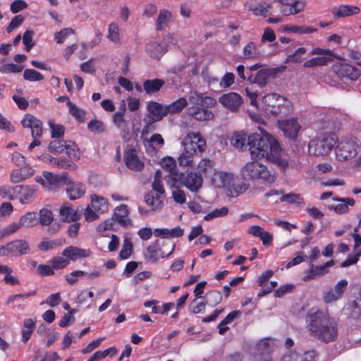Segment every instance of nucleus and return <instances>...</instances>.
<instances>
[{"instance_id":"58836bf2","label":"nucleus","mask_w":361,"mask_h":361,"mask_svg":"<svg viewBox=\"0 0 361 361\" xmlns=\"http://www.w3.org/2000/svg\"><path fill=\"white\" fill-rule=\"evenodd\" d=\"M311 268L305 271V276L302 280L304 281H310L314 279L316 276H322L328 272L324 265L322 266H314L313 263L310 264Z\"/></svg>"},{"instance_id":"412c9836","label":"nucleus","mask_w":361,"mask_h":361,"mask_svg":"<svg viewBox=\"0 0 361 361\" xmlns=\"http://www.w3.org/2000/svg\"><path fill=\"white\" fill-rule=\"evenodd\" d=\"M124 161L126 166L133 171H139L144 167V163L139 159L136 150L133 148L126 149Z\"/></svg>"},{"instance_id":"39448f33","label":"nucleus","mask_w":361,"mask_h":361,"mask_svg":"<svg viewBox=\"0 0 361 361\" xmlns=\"http://www.w3.org/2000/svg\"><path fill=\"white\" fill-rule=\"evenodd\" d=\"M265 109L272 115L286 116L291 111V102L286 97L276 93H271L263 98Z\"/></svg>"},{"instance_id":"bb28decb","label":"nucleus","mask_w":361,"mask_h":361,"mask_svg":"<svg viewBox=\"0 0 361 361\" xmlns=\"http://www.w3.org/2000/svg\"><path fill=\"white\" fill-rule=\"evenodd\" d=\"M13 192L19 195L22 204H27L32 199L36 190L33 186L20 185L13 187Z\"/></svg>"},{"instance_id":"f257e3e1","label":"nucleus","mask_w":361,"mask_h":361,"mask_svg":"<svg viewBox=\"0 0 361 361\" xmlns=\"http://www.w3.org/2000/svg\"><path fill=\"white\" fill-rule=\"evenodd\" d=\"M306 322L310 335L321 342L331 343L338 337V324L326 312L310 310Z\"/></svg>"},{"instance_id":"ea45409f","label":"nucleus","mask_w":361,"mask_h":361,"mask_svg":"<svg viewBox=\"0 0 361 361\" xmlns=\"http://www.w3.org/2000/svg\"><path fill=\"white\" fill-rule=\"evenodd\" d=\"M20 225L22 227L32 228L39 224L37 214L36 212H27L19 219Z\"/></svg>"},{"instance_id":"c756f323","label":"nucleus","mask_w":361,"mask_h":361,"mask_svg":"<svg viewBox=\"0 0 361 361\" xmlns=\"http://www.w3.org/2000/svg\"><path fill=\"white\" fill-rule=\"evenodd\" d=\"M249 233L255 237L259 238L264 246L268 247L272 243L273 235L271 233L264 231L259 226H252L250 227Z\"/></svg>"},{"instance_id":"6ab92c4d","label":"nucleus","mask_w":361,"mask_h":361,"mask_svg":"<svg viewBox=\"0 0 361 361\" xmlns=\"http://www.w3.org/2000/svg\"><path fill=\"white\" fill-rule=\"evenodd\" d=\"M316 355L314 350H293L286 353L281 361H315Z\"/></svg>"},{"instance_id":"680f3d73","label":"nucleus","mask_w":361,"mask_h":361,"mask_svg":"<svg viewBox=\"0 0 361 361\" xmlns=\"http://www.w3.org/2000/svg\"><path fill=\"white\" fill-rule=\"evenodd\" d=\"M133 244L130 239L126 238L123 240L122 249L120 251L119 257L122 259H128L132 254Z\"/></svg>"},{"instance_id":"79ce46f5","label":"nucleus","mask_w":361,"mask_h":361,"mask_svg":"<svg viewBox=\"0 0 361 361\" xmlns=\"http://www.w3.org/2000/svg\"><path fill=\"white\" fill-rule=\"evenodd\" d=\"M126 113V104H123V108L114 113L113 115V123L118 128L123 129L127 126L128 121L124 118Z\"/></svg>"},{"instance_id":"bf43d9fd","label":"nucleus","mask_w":361,"mask_h":361,"mask_svg":"<svg viewBox=\"0 0 361 361\" xmlns=\"http://www.w3.org/2000/svg\"><path fill=\"white\" fill-rule=\"evenodd\" d=\"M229 195L231 197H237L243 193L250 188V184L241 183L239 184H233L231 187H228Z\"/></svg>"},{"instance_id":"5701e85b","label":"nucleus","mask_w":361,"mask_h":361,"mask_svg":"<svg viewBox=\"0 0 361 361\" xmlns=\"http://www.w3.org/2000/svg\"><path fill=\"white\" fill-rule=\"evenodd\" d=\"M92 252L89 249H82L75 246H69L63 250V256L68 259V261H76L78 259L88 257Z\"/></svg>"},{"instance_id":"f704fd0d","label":"nucleus","mask_w":361,"mask_h":361,"mask_svg":"<svg viewBox=\"0 0 361 361\" xmlns=\"http://www.w3.org/2000/svg\"><path fill=\"white\" fill-rule=\"evenodd\" d=\"M273 151L271 155L269 157L267 160L276 164L281 169H286L288 166V161L287 159L281 157L282 148L280 145H279L276 148H274Z\"/></svg>"},{"instance_id":"de8ad7c7","label":"nucleus","mask_w":361,"mask_h":361,"mask_svg":"<svg viewBox=\"0 0 361 361\" xmlns=\"http://www.w3.org/2000/svg\"><path fill=\"white\" fill-rule=\"evenodd\" d=\"M204 298L208 305L215 307L222 300V294L219 290H211L207 293Z\"/></svg>"},{"instance_id":"052dcab7","label":"nucleus","mask_w":361,"mask_h":361,"mask_svg":"<svg viewBox=\"0 0 361 361\" xmlns=\"http://www.w3.org/2000/svg\"><path fill=\"white\" fill-rule=\"evenodd\" d=\"M306 48L300 47L297 49L293 54L287 56L286 61L295 63H300L303 60V56L306 54Z\"/></svg>"},{"instance_id":"a878e982","label":"nucleus","mask_w":361,"mask_h":361,"mask_svg":"<svg viewBox=\"0 0 361 361\" xmlns=\"http://www.w3.org/2000/svg\"><path fill=\"white\" fill-rule=\"evenodd\" d=\"M233 178V174L216 170L211 176L212 183L216 188L230 187Z\"/></svg>"},{"instance_id":"2f4dec72","label":"nucleus","mask_w":361,"mask_h":361,"mask_svg":"<svg viewBox=\"0 0 361 361\" xmlns=\"http://www.w3.org/2000/svg\"><path fill=\"white\" fill-rule=\"evenodd\" d=\"M336 202H341L334 208L335 212L338 214H345L348 212V206H354L355 201L352 197H335L333 199Z\"/></svg>"},{"instance_id":"c9c22d12","label":"nucleus","mask_w":361,"mask_h":361,"mask_svg":"<svg viewBox=\"0 0 361 361\" xmlns=\"http://www.w3.org/2000/svg\"><path fill=\"white\" fill-rule=\"evenodd\" d=\"M360 8L357 6L342 5L338 8H335L332 10V13L334 16L338 18L349 16L353 14L358 13Z\"/></svg>"},{"instance_id":"ddd939ff","label":"nucleus","mask_w":361,"mask_h":361,"mask_svg":"<svg viewBox=\"0 0 361 361\" xmlns=\"http://www.w3.org/2000/svg\"><path fill=\"white\" fill-rule=\"evenodd\" d=\"M333 69L339 78H345L351 81L357 80L361 75L360 70L357 68L345 63L334 64Z\"/></svg>"},{"instance_id":"393cba45","label":"nucleus","mask_w":361,"mask_h":361,"mask_svg":"<svg viewBox=\"0 0 361 361\" xmlns=\"http://www.w3.org/2000/svg\"><path fill=\"white\" fill-rule=\"evenodd\" d=\"M274 74V70L271 68H263L259 70L255 75L247 73V80L252 83H257L261 87L267 85L269 77Z\"/></svg>"},{"instance_id":"f3484780","label":"nucleus","mask_w":361,"mask_h":361,"mask_svg":"<svg viewBox=\"0 0 361 361\" xmlns=\"http://www.w3.org/2000/svg\"><path fill=\"white\" fill-rule=\"evenodd\" d=\"M278 125L284 135L290 139H295L297 137L301 128L296 118L279 121Z\"/></svg>"},{"instance_id":"774afa93","label":"nucleus","mask_w":361,"mask_h":361,"mask_svg":"<svg viewBox=\"0 0 361 361\" xmlns=\"http://www.w3.org/2000/svg\"><path fill=\"white\" fill-rule=\"evenodd\" d=\"M271 8V6L269 4H258L255 8H252V11L255 16L266 17L270 14Z\"/></svg>"},{"instance_id":"3c124183","label":"nucleus","mask_w":361,"mask_h":361,"mask_svg":"<svg viewBox=\"0 0 361 361\" xmlns=\"http://www.w3.org/2000/svg\"><path fill=\"white\" fill-rule=\"evenodd\" d=\"M68 107L70 114L80 123H82L85 120L86 112L79 109L71 102H68Z\"/></svg>"},{"instance_id":"aec40b11","label":"nucleus","mask_w":361,"mask_h":361,"mask_svg":"<svg viewBox=\"0 0 361 361\" xmlns=\"http://www.w3.org/2000/svg\"><path fill=\"white\" fill-rule=\"evenodd\" d=\"M202 177L196 172H191L183 176L181 185L191 192H197L202 185Z\"/></svg>"},{"instance_id":"e2e57ef3","label":"nucleus","mask_w":361,"mask_h":361,"mask_svg":"<svg viewBox=\"0 0 361 361\" xmlns=\"http://www.w3.org/2000/svg\"><path fill=\"white\" fill-rule=\"evenodd\" d=\"M280 200L281 202H286L290 204H303V198L302 197L301 195L296 193L290 192L283 195Z\"/></svg>"},{"instance_id":"c03bdc74","label":"nucleus","mask_w":361,"mask_h":361,"mask_svg":"<svg viewBox=\"0 0 361 361\" xmlns=\"http://www.w3.org/2000/svg\"><path fill=\"white\" fill-rule=\"evenodd\" d=\"M87 129L91 133L102 134L106 131V126L102 121L92 119L87 123Z\"/></svg>"},{"instance_id":"338daca9","label":"nucleus","mask_w":361,"mask_h":361,"mask_svg":"<svg viewBox=\"0 0 361 361\" xmlns=\"http://www.w3.org/2000/svg\"><path fill=\"white\" fill-rule=\"evenodd\" d=\"M228 213V209L226 207H223L220 209H216L212 212L207 214L204 216V219L206 221H209L215 218H219L225 216Z\"/></svg>"},{"instance_id":"4468645a","label":"nucleus","mask_w":361,"mask_h":361,"mask_svg":"<svg viewBox=\"0 0 361 361\" xmlns=\"http://www.w3.org/2000/svg\"><path fill=\"white\" fill-rule=\"evenodd\" d=\"M172 39L170 34L164 37L161 43L149 42L146 45V51L150 57L159 59L168 51V42Z\"/></svg>"},{"instance_id":"69168bd1","label":"nucleus","mask_w":361,"mask_h":361,"mask_svg":"<svg viewBox=\"0 0 361 361\" xmlns=\"http://www.w3.org/2000/svg\"><path fill=\"white\" fill-rule=\"evenodd\" d=\"M65 140H55L49 142V151L54 154H61L65 151L63 147Z\"/></svg>"},{"instance_id":"8fccbe9b","label":"nucleus","mask_w":361,"mask_h":361,"mask_svg":"<svg viewBox=\"0 0 361 361\" xmlns=\"http://www.w3.org/2000/svg\"><path fill=\"white\" fill-rule=\"evenodd\" d=\"M243 57L246 59H257L259 57V53L256 49L255 43L250 42L243 48Z\"/></svg>"},{"instance_id":"4d7b16f0","label":"nucleus","mask_w":361,"mask_h":361,"mask_svg":"<svg viewBox=\"0 0 361 361\" xmlns=\"http://www.w3.org/2000/svg\"><path fill=\"white\" fill-rule=\"evenodd\" d=\"M194 153L185 148V151L178 157V162L180 166H190L193 162Z\"/></svg>"},{"instance_id":"864d4df0","label":"nucleus","mask_w":361,"mask_h":361,"mask_svg":"<svg viewBox=\"0 0 361 361\" xmlns=\"http://www.w3.org/2000/svg\"><path fill=\"white\" fill-rule=\"evenodd\" d=\"M22 226L20 225L19 221L18 222H13L7 226L0 230V240L15 233Z\"/></svg>"},{"instance_id":"a18cd8bd","label":"nucleus","mask_w":361,"mask_h":361,"mask_svg":"<svg viewBox=\"0 0 361 361\" xmlns=\"http://www.w3.org/2000/svg\"><path fill=\"white\" fill-rule=\"evenodd\" d=\"M246 142H247L246 135L240 132L235 133L231 139V145L238 149H243Z\"/></svg>"},{"instance_id":"13d9d810","label":"nucleus","mask_w":361,"mask_h":361,"mask_svg":"<svg viewBox=\"0 0 361 361\" xmlns=\"http://www.w3.org/2000/svg\"><path fill=\"white\" fill-rule=\"evenodd\" d=\"M107 37L114 43L120 41L119 27L117 23H111L109 25Z\"/></svg>"},{"instance_id":"423d86ee","label":"nucleus","mask_w":361,"mask_h":361,"mask_svg":"<svg viewBox=\"0 0 361 361\" xmlns=\"http://www.w3.org/2000/svg\"><path fill=\"white\" fill-rule=\"evenodd\" d=\"M147 109L148 113L143 119L145 125L142 130V137L154 129L152 126L154 123L161 121L168 114L166 105L157 102H149Z\"/></svg>"},{"instance_id":"2eb2a0df","label":"nucleus","mask_w":361,"mask_h":361,"mask_svg":"<svg viewBox=\"0 0 361 361\" xmlns=\"http://www.w3.org/2000/svg\"><path fill=\"white\" fill-rule=\"evenodd\" d=\"M219 102L224 107L232 112L238 111L243 103V98L237 92H231L224 94L219 98Z\"/></svg>"},{"instance_id":"f8f14e48","label":"nucleus","mask_w":361,"mask_h":361,"mask_svg":"<svg viewBox=\"0 0 361 361\" xmlns=\"http://www.w3.org/2000/svg\"><path fill=\"white\" fill-rule=\"evenodd\" d=\"M185 148L194 154L198 150L200 153L206 149V141L200 133H189L183 142Z\"/></svg>"},{"instance_id":"20e7f679","label":"nucleus","mask_w":361,"mask_h":361,"mask_svg":"<svg viewBox=\"0 0 361 361\" xmlns=\"http://www.w3.org/2000/svg\"><path fill=\"white\" fill-rule=\"evenodd\" d=\"M361 142L355 136L348 135L341 138L336 147V157L340 161L354 158L360 152Z\"/></svg>"},{"instance_id":"f03ea898","label":"nucleus","mask_w":361,"mask_h":361,"mask_svg":"<svg viewBox=\"0 0 361 361\" xmlns=\"http://www.w3.org/2000/svg\"><path fill=\"white\" fill-rule=\"evenodd\" d=\"M279 145L275 137L268 133L261 130L260 133H255L247 137V145L252 159L269 158Z\"/></svg>"},{"instance_id":"5fc2aeb1","label":"nucleus","mask_w":361,"mask_h":361,"mask_svg":"<svg viewBox=\"0 0 361 361\" xmlns=\"http://www.w3.org/2000/svg\"><path fill=\"white\" fill-rule=\"evenodd\" d=\"M49 262L54 269H64L70 264L68 259L63 255L53 257Z\"/></svg>"},{"instance_id":"b1692460","label":"nucleus","mask_w":361,"mask_h":361,"mask_svg":"<svg viewBox=\"0 0 361 361\" xmlns=\"http://www.w3.org/2000/svg\"><path fill=\"white\" fill-rule=\"evenodd\" d=\"M277 2L286 6H288V8H282L281 12L284 16L295 15L300 11H303L305 8V4L300 0H275Z\"/></svg>"},{"instance_id":"0eeeda50","label":"nucleus","mask_w":361,"mask_h":361,"mask_svg":"<svg viewBox=\"0 0 361 361\" xmlns=\"http://www.w3.org/2000/svg\"><path fill=\"white\" fill-rule=\"evenodd\" d=\"M161 180L162 173L160 170H157L154 174V181L152 185V190L149 192L145 197V202L152 207L153 211L159 210L163 206L165 190Z\"/></svg>"},{"instance_id":"a211bd4d","label":"nucleus","mask_w":361,"mask_h":361,"mask_svg":"<svg viewBox=\"0 0 361 361\" xmlns=\"http://www.w3.org/2000/svg\"><path fill=\"white\" fill-rule=\"evenodd\" d=\"M42 176L47 180V190H51L66 183L68 173L63 172L61 175H56L49 171H44Z\"/></svg>"},{"instance_id":"6e6d98bb","label":"nucleus","mask_w":361,"mask_h":361,"mask_svg":"<svg viewBox=\"0 0 361 361\" xmlns=\"http://www.w3.org/2000/svg\"><path fill=\"white\" fill-rule=\"evenodd\" d=\"M23 78L30 82H37L42 80L44 76L36 70L26 68L23 72Z\"/></svg>"},{"instance_id":"7ed1b4c3","label":"nucleus","mask_w":361,"mask_h":361,"mask_svg":"<svg viewBox=\"0 0 361 361\" xmlns=\"http://www.w3.org/2000/svg\"><path fill=\"white\" fill-rule=\"evenodd\" d=\"M241 176L245 180H262L264 183L271 184L276 180L274 173L267 166L257 161L247 162L241 169Z\"/></svg>"},{"instance_id":"4c0bfd02","label":"nucleus","mask_w":361,"mask_h":361,"mask_svg":"<svg viewBox=\"0 0 361 361\" xmlns=\"http://www.w3.org/2000/svg\"><path fill=\"white\" fill-rule=\"evenodd\" d=\"M35 326L36 322L32 319L28 318L23 320V328L21 331L23 343H25L30 340Z\"/></svg>"},{"instance_id":"cd10ccee","label":"nucleus","mask_w":361,"mask_h":361,"mask_svg":"<svg viewBox=\"0 0 361 361\" xmlns=\"http://www.w3.org/2000/svg\"><path fill=\"white\" fill-rule=\"evenodd\" d=\"M188 114L194 119L199 121H209L213 118L212 111L200 106H190L188 109Z\"/></svg>"},{"instance_id":"dca6fc26","label":"nucleus","mask_w":361,"mask_h":361,"mask_svg":"<svg viewBox=\"0 0 361 361\" xmlns=\"http://www.w3.org/2000/svg\"><path fill=\"white\" fill-rule=\"evenodd\" d=\"M348 281L341 279L335 286L334 289H331L324 293L323 300L325 303H331L335 302L343 296L347 286Z\"/></svg>"},{"instance_id":"603ef678","label":"nucleus","mask_w":361,"mask_h":361,"mask_svg":"<svg viewBox=\"0 0 361 361\" xmlns=\"http://www.w3.org/2000/svg\"><path fill=\"white\" fill-rule=\"evenodd\" d=\"M92 208L97 212H104L107 207V201L105 198L102 197H99L97 195H93L92 196V202H91Z\"/></svg>"},{"instance_id":"72a5a7b5","label":"nucleus","mask_w":361,"mask_h":361,"mask_svg":"<svg viewBox=\"0 0 361 361\" xmlns=\"http://www.w3.org/2000/svg\"><path fill=\"white\" fill-rule=\"evenodd\" d=\"M164 84L165 81L159 78L146 80L143 82V89L147 94H151L159 92Z\"/></svg>"},{"instance_id":"c85d7f7f","label":"nucleus","mask_w":361,"mask_h":361,"mask_svg":"<svg viewBox=\"0 0 361 361\" xmlns=\"http://www.w3.org/2000/svg\"><path fill=\"white\" fill-rule=\"evenodd\" d=\"M171 22H173L171 12L167 9H161L156 19V30H165Z\"/></svg>"},{"instance_id":"1a4fd4ad","label":"nucleus","mask_w":361,"mask_h":361,"mask_svg":"<svg viewBox=\"0 0 361 361\" xmlns=\"http://www.w3.org/2000/svg\"><path fill=\"white\" fill-rule=\"evenodd\" d=\"M161 245L163 247H169V251L167 252L164 248L161 247L160 241L159 240H155L147 247V255L146 257L149 259L151 263L155 264L160 258L169 257L175 250V243L169 239L162 240Z\"/></svg>"},{"instance_id":"09e8293b","label":"nucleus","mask_w":361,"mask_h":361,"mask_svg":"<svg viewBox=\"0 0 361 361\" xmlns=\"http://www.w3.org/2000/svg\"><path fill=\"white\" fill-rule=\"evenodd\" d=\"M332 61L329 60L327 56H317L306 61L303 63V66L305 68H314L317 66H324L327 65Z\"/></svg>"},{"instance_id":"6e6552de","label":"nucleus","mask_w":361,"mask_h":361,"mask_svg":"<svg viewBox=\"0 0 361 361\" xmlns=\"http://www.w3.org/2000/svg\"><path fill=\"white\" fill-rule=\"evenodd\" d=\"M337 140L338 137L335 134H322L310 142L308 145L309 154L317 157L325 156L331 152Z\"/></svg>"},{"instance_id":"9d476101","label":"nucleus","mask_w":361,"mask_h":361,"mask_svg":"<svg viewBox=\"0 0 361 361\" xmlns=\"http://www.w3.org/2000/svg\"><path fill=\"white\" fill-rule=\"evenodd\" d=\"M29 243L23 239H17L0 245V257H20L30 252Z\"/></svg>"},{"instance_id":"49530a36","label":"nucleus","mask_w":361,"mask_h":361,"mask_svg":"<svg viewBox=\"0 0 361 361\" xmlns=\"http://www.w3.org/2000/svg\"><path fill=\"white\" fill-rule=\"evenodd\" d=\"M49 162L54 166L59 169H75L77 166L73 161L68 160L67 159H59L51 157L49 159Z\"/></svg>"},{"instance_id":"e433bc0d","label":"nucleus","mask_w":361,"mask_h":361,"mask_svg":"<svg viewBox=\"0 0 361 361\" xmlns=\"http://www.w3.org/2000/svg\"><path fill=\"white\" fill-rule=\"evenodd\" d=\"M66 243V240L63 238H58L52 240L43 239L40 243L37 245V247L41 251H47L49 250L55 249L58 247H61Z\"/></svg>"},{"instance_id":"a19ab883","label":"nucleus","mask_w":361,"mask_h":361,"mask_svg":"<svg viewBox=\"0 0 361 361\" xmlns=\"http://www.w3.org/2000/svg\"><path fill=\"white\" fill-rule=\"evenodd\" d=\"M285 31L300 35L312 33L317 31V28L312 26L286 25L283 27Z\"/></svg>"},{"instance_id":"4be33fe9","label":"nucleus","mask_w":361,"mask_h":361,"mask_svg":"<svg viewBox=\"0 0 361 361\" xmlns=\"http://www.w3.org/2000/svg\"><path fill=\"white\" fill-rule=\"evenodd\" d=\"M66 193L71 200H75L83 197L86 192L84 184L79 181H68Z\"/></svg>"},{"instance_id":"0e129e2a","label":"nucleus","mask_w":361,"mask_h":361,"mask_svg":"<svg viewBox=\"0 0 361 361\" xmlns=\"http://www.w3.org/2000/svg\"><path fill=\"white\" fill-rule=\"evenodd\" d=\"M38 221L42 226L49 225L53 221L52 212L47 209H42L39 211Z\"/></svg>"},{"instance_id":"7c9ffc66","label":"nucleus","mask_w":361,"mask_h":361,"mask_svg":"<svg viewBox=\"0 0 361 361\" xmlns=\"http://www.w3.org/2000/svg\"><path fill=\"white\" fill-rule=\"evenodd\" d=\"M61 219L65 222H75L80 219V215L70 204L61 206L59 210Z\"/></svg>"},{"instance_id":"473e14b6","label":"nucleus","mask_w":361,"mask_h":361,"mask_svg":"<svg viewBox=\"0 0 361 361\" xmlns=\"http://www.w3.org/2000/svg\"><path fill=\"white\" fill-rule=\"evenodd\" d=\"M197 169V173L202 177V176L204 177L211 176L215 171L214 161L209 159H202L199 162Z\"/></svg>"},{"instance_id":"37998d69","label":"nucleus","mask_w":361,"mask_h":361,"mask_svg":"<svg viewBox=\"0 0 361 361\" xmlns=\"http://www.w3.org/2000/svg\"><path fill=\"white\" fill-rule=\"evenodd\" d=\"M188 104V102L185 98H179L169 105H166L168 114L179 113L187 106Z\"/></svg>"},{"instance_id":"9b49d317","label":"nucleus","mask_w":361,"mask_h":361,"mask_svg":"<svg viewBox=\"0 0 361 361\" xmlns=\"http://www.w3.org/2000/svg\"><path fill=\"white\" fill-rule=\"evenodd\" d=\"M163 169L168 174L165 176L164 179L166 183L171 188H177V184H181L182 179L185 174L179 173L176 169L175 161L172 159H169L164 161L163 164Z\"/></svg>"}]
</instances>
